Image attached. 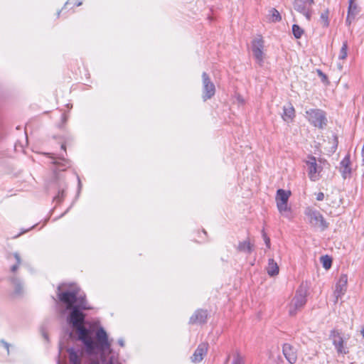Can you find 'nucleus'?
<instances>
[{"mask_svg":"<svg viewBox=\"0 0 364 364\" xmlns=\"http://www.w3.org/2000/svg\"><path fill=\"white\" fill-rule=\"evenodd\" d=\"M307 287L301 284L296 291L294 296L287 306L289 315L295 316L306 304Z\"/></svg>","mask_w":364,"mask_h":364,"instance_id":"3","label":"nucleus"},{"mask_svg":"<svg viewBox=\"0 0 364 364\" xmlns=\"http://www.w3.org/2000/svg\"><path fill=\"white\" fill-rule=\"evenodd\" d=\"M118 343L119 344L120 346L123 347L124 346V342L122 339H119L118 341Z\"/></svg>","mask_w":364,"mask_h":364,"instance_id":"40","label":"nucleus"},{"mask_svg":"<svg viewBox=\"0 0 364 364\" xmlns=\"http://www.w3.org/2000/svg\"><path fill=\"white\" fill-rule=\"evenodd\" d=\"M279 266L274 259H269L268 265L267 267V272L271 276L274 277L279 274Z\"/></svg>","mask_w":364,"mask_h":364,"instance_id":"23","label":"nucleus"},{"mask_svg":"<svg viewBox=\"0 0 364 364\" xmlns=\"http://www.w3.org/2000/svg\"><path fill=\"white\" fill-rule=\"evenodd\" d=\"M324 199V194L322 192H319L316 194V200L321 201Z\"/></svg>","mask_w":364,"mask_h":364,"instance_id":"37","label":"nucleus"},{"mask_svg":"<svg viewBox=\"0 0 364 364\" xmlns=\"http://www.w3.org/2000/svg\"><path fill=\"white\" fill-rule=\"evenodd\" d=\"M329 11L328 9H326L321 14L320 16V22L323 27L327 28L329 26Z\"/></svg>","mask_w":364,"mask_h":364,"instance_id":"27","label":"nucleus"},{"mask_svg":"<svg viewBox=\"0 0 364 364\" xmlns=\"http://www.w3.org/2000/svg\"><path fill=\"white\" fill-rule=\"evenodd\" d=\"M35 225H33L31 228H30L29 229H27V230H22L19 234H18L17 235H16L14 237H19L21 235L28 232L29 230L32 229L33 228H34Z\"/></svg>","mask_w":364,"mask_h":364,"instance_id":"39","label":"nucleus"},{"mask_svg":"<svg viewBox=\"0 0 364 364\" xmlns=\"http://www.w3.org/2000/svg\"><path fill=\"white\" fill-rule=\"evenodd\" d=\"M264 41L261 37L254 39L252 42V50L257 63L262 66L264 63Z\"/></svg>","mask_w":364,"mask_h":364,"instance_id":"12","label":"nucleus"},{"mask_svg":"<svg viewBox=\"0 0 364 364\" xmlns=\"http://www.w3.org/2000/svg\"><path fill=\"white\" fill-rule=\"evenodd\" d=\"M306 163L308 166V174L310 180L312 181H318L320 178V173L322 168L317 164L316 158L314 156H309V160Z\"/></svg>","mask_w":364,"mask_h":364,"instance_id":"13","label":"nucleus"},{"mask_svg":"<svg viewBox=\"0 0 364 364\" xmlns=\"http://www.w3.org/2000/svg\"><path fill=\"white\" fill-rule=\"evenodd\" d=\"M203 83V100L206 101L212 98L215 94V86L210 80L207 73L203 72L202 74Z\"/></svg>","mask_w":364,"mask_h":364,"instance_id":"10","label":"nucleus"},{"mask_svg":"<svg viewBox=\"0 0 364 364\" xmlns=\"http://www.w3.org/2000/svg\"><path fill=\"white\" fill-rule=\"evenodd\" d=\"M304 214L308 218L309 222L311 225L321 227L323 230L328 228V223L318 210L308 207L305 209Z\"/></svg>","mask_w":364,"mask_h":364,"instance_id":"8","label":"nucleus"},{"mask_svg":"<svg viewBox=\"0 0 364 364\" xmlns=\"http://www.w3.org/2000/svg\"><path fill=\"white\" fill-rule=\"evenodd\" d=\"M237 250L241 252H245L250 254L253 250V245H252L250 240H247L245 241L240 242L237 247Z\"/></svg>","mask_w":364,"mask_h":364,"instance_id":"24","label":"nucleus"},{"mask_svg":"<svg viewBox=\"0 0 364 364\" xmlns=\"http://www.w3.org/2000/svg\"><path fill=\"white\" fill-rule=\"evenodd\" d=\"M4 348L7 353H9V344L4 340L0 341V348Z\"/></svg>","mask_w":364,"mask_h":364,"instance_id":"35","label":"nucleus"},{"mask_svg":"<svg viewBox=\"0 0 364 364\" xmlns=\"http://www.w3.org/2000/svg\"><path fill=\"white\" fill-rule=\"evenodd\" d=\"M314 0H294L293 7L295 11L304 15L308 21L311 18V9Z\"/></svg>","mask_w":364,"mask_h":364,"instance_id":"9","label":"nucleus"},{"mask_svg":"<svg viewBox=\"0 0 364 364\" xmlns=\"http://www.w3.org/2000/svg\"><path fill=\"white\" fill-rule=\"evenodd\" d=\"M55 186L58 189V194L54 197L53 200L56 203H61L65 197V191L67 188V184L63 179H58L55 182Z\"/></svg>","mask_w":364,"mask_h":364,"instance_id":"18","label":"nucleus"},{"mask_svg":"<svg viewBox=\"0 0 364 364\" xmlns=\"http://www.w3.org/2000/svg\"><path fill=\"white\" fill-rule=\"evenodd\" d=\"M361 333L364 338V326L363 327L362 330H361Z\"/></svg>","mask_w":364,"mask_h":364,"instance_id":"44","label":"nucleus"},{"mask_svg":"<svg viewBox=\"0 0 364 364\" xmlns=\"http://www.w3.org/2000/svg\"><path fill=\"white\" fill-rule=\"evenodd\" d=\"M292 32L294 37L297 39L300 38L304 33V30L297 24L292 26Z\"/></svg>","mask_w":364,"mask_h":364,"instance_id":"29","label":"nucleus"},{"mask_svg":"<svg viewBox=\"0 0 364 364\" xmlns=\"http://www.w3.org/2000/svg\"><path fill=\"white\" fill-rule=\"evenodd\" d=\"M63 120H66V118H65V114H63Z\"/></svg>","mask_w":364,"mask_h":364,"instance_id":"45","label":"nucleus"},{"mask_svg":"<svg viewBox=\"0 0 364 364\" xmlns=\"http://www.w3.org/2000/svg\"><path fill=\"white\" fill-rule=\"evenodd\" d=\"M362 156H363V159L364 161V144H363V149H362Z\"/></svg>","mask_w":364,"mask_h":364,"instance_id":"41","label":"nucleus"},{"mask_svg":"<svg viewBox=\"0 0 364 364\" xmlns=\"http://www.w3.org/2000/svg\"><path fill=\"white\" fill-rule=\"evenodd\" d=\"M348 55V43L347 41H344L343 43L342 47L340 50L338 59L339 60H345Z\"/></svg>","mask_w":364,"mask_h":364,"instance_id":"28","label":"nucleus"},{"mask_svg":"<svg viewBox=\"0 0 364 364\" xmlns=\"http://www.w3.org/2000/svg\"><path fill=\"white\" fill-rule=\"evenodd\" d=\"M60 11L58 12V16H59Z\"/></svg>","mask_w":364,"mask_h":364,"instance_id":"48","label":"nucleus"},{"mask_svg":"<svg viewBox=\"0 0 364 364\" xmlns=\"http://www.w3.org/2000/svg\"><path fill=\"white\" fill-rule=\"evenodd\" d=\"M348 284V276L346 274H342L339 277L334 291V296L336 297V302L338 301L339 298H341L346 292Z\"/></svg>","mask_w":364,"mask_h":364,"instance_id":"14","label":"nucleus"},{"mask_svg":"<svg viewBox=\"0 0 364 364\" xmlns=\"http://www.w3.org/2000/svg\"><path fill=\"white\" fill-rule=\"evenodd\" d=\"M306 117L316 127L323 129L326 125L327 119L325 112L318 109H311L306 111Z\"/></svg>","mask_w":364,"mask_h":364,"instance_id":"6","label":"nucleus"},{"mask_svg":"<svg viewBox=\"0 0 364 364\" xmlns=\"http://www.w3.org/2000/svg\"><path fill=\"white\" fill-rule=\"evenodd\" d=\"M350 164V155L348 154L346 155L340 163V172L344 179L350 177L351 175L352 168Z\"/></svg>","mask_w":364,"mask_h":364,"instance_id":"17","label":"nucleus"},{"mask_svg":"<svg viewBox=\"0 0 364 364\" xmlns=\"http://www.w3.org/2000/svg\"><path fill=\"white\" fill-rule=\"evenodd\" d=\"M91 364H100L99 362H96V363H92Z\"/></svg>","mask_w":364,"mask_h":364,"instance_id":"46","label":"nucleus"},{"mask_svg":"<svg viewBox=\"0 0 364 364\" xmlns=\"http://www.w3.org/2000/svg\"><path fill=\"white\" fill-rule=\"evenodd\" d=\"M282 351L289 364H294L296 363L297 358L296 350L292 346L288 343L284 344Z\"/></svg>","mask_w":364,"mask_h":364,"instance_id":"16","label":"nucleus"},{"mask_svg":"<svg viewBox=\"0 0 364 364\" xmlns=\"http://www.w3.org/2000/svg\"><path fill=\"white\" fill-rule=\"evenodd\" d=\"M61 149H63L65 151V144H62L61 146Z\"/></svg>","mask_w":364,"mask_h":364,"instance_id":"42","label":"nucleus"},{"mask_svg":"<svg viewBox=\"0 0 364 364\" xmlns=\"http://www.w3.org/2000/svg\"><path fill=\"white\" fill-rule=\"evenodd\" d=\"M80 4H81V3H78V4H77L76 5L78 6H80Z\"/></svg>","mask_w":364,"mask_h":364,"instance_id":"47","label":"nucleus"},{"mask_svg":"<svg viewBox=\"0 0 364 364\" xmlns=\"http://www.w3.org/2000/svg\"><path fill=\"white\" fill-rule=\"evenodd\" d=\"M317 73L318 76L321 77L323 82L327 80V76L321 70H317Z\"/></svg>","mask_w":364,"mask_h":364,"instance_id":"36","label":"nucleus"},{"mask_svg":"<svg viewBox=\"0 0 364 364\" xmlns=\"http://www.w3.org/2000/svg\"><path fill=\"white\" fill-rule=\"evenodd\" d=\"M77 179H78V186H79V188H80V186H81V181H80L79 178Z\"/></svg>","mask_w":364,"mask_h":364,"instance_id":"43","label":"nucleus"},{"mask_svg":"<svg viewBox=\"0 0 364 364\" xmlns=\"http://www.w3.org/2000/svg\"><path fill=\"white\" fill-rule=\"evenodd\" d=\"M291 193L290 191L278 189L276 194V203L279 212L286 217L287 213H291V207L288 205L289 198Z\"/></svg>","mask_w":364,"mask_h":364,"instance_id":"5","label":"nucleus"},{"mask_svg":"<svg viewBox=\"0 0 364 364\" xmlns=\"http://www.w3.org/2000/svg\"><path fill=\"white\" fill-rule=\"evenodd\" d=\"M262 235L267 247L269 249L271 246L270 239L267 236L264 229L262 230Z\"/></svg>","mask_w":364,"mask_h":364,"instance_id":"34","label":"nucleus"},{"mask_svg":"<svg viewBox=\"0 0 364 364\" xmlns=\"http://www.w3.org/2000/svg\"><path fill=\"white\" fill-rule=\"evenodd\" d=\"M89 309H92V307L87 304L86 300H80L79 304L69 309L70 311L68 317V322L73 328L84 324L85 314L82 311Z\"/></svg>","mask_w":364,"mask_h":364,"instance_id":"2","label":"nucleus"},{"mask_svg":"<svg viewBox=\"0 0 364 364\" xmlns=\"http://www.w3.org/2000/svg\"><path fill=\"white\" fill-rule=\"evenodd\" d=\"M208 317L207 311L198 309L196 311L194 314L190 318L189 323L192 324H201L206 322Z\"/></svg>","mask_w":364,"mask_h":364,"instance_id":"21","label":"nucleus"},{"mask_svg":"<svg viewBox=\"0 0 364 364\" xmlns=\"http://www.w3.org/2000/svg\"><path fill=\"white\" fill-rule=\"evenodd\" d=\"M270 12L272 14V21L278 22V21H280L282 20L281 15H280L279 12L276 9H272L270 11Z\"/></svg>","mask_w":364,"mask_h":364,"instance_id":"33","label":"nucleus"},{"mask_svg":"<svg viewBox=\"0 0 364 364\" xmlns=\"http://www.w3.org/2000/svg\"><path fill=\"white\" fill-rule=\"evenodd\" d=\"M13 255L16 259V264L11 267V271L12 272H15L18 269L19 265L21 264V257L18 252L14 253Z\"/></svg>","mask_w":364,"mask_h":364,"instance_id":"31","label":"nucleus"},{"mask_svg":"<svg viewBox=\"0 0 364 364\" xmlns=\"http://www.w3.org/2000/svg\"><path fill=\"white\" fill-rule=\"evenodd\" d=\"M330 338L332 340L333 345L338 354H346L348 353V348L345 344L341 333L338 331L332 330L330 333Z\"/></svg>","mask_w":364,"mask_h":364,"instance_id":"11","label":"nucleus"},{"mask_svg":"<svg viewBox=\"0 0 364 364\" xmlns=\"http://www.w3.org/2000/svg\"><path fill=\"white\" fill-rule=\"evenodd\" d=\"M68 357L70 364H81V357L83 354V350L80 347H71L67 349Z\"/></svg>","mask_w":364,"mask_h":364,"instance_id":"15","label":"nucleus"},{"mask_svg":"<svg viewBox=\"0 0 364 364\" xmlns=\"http://www.w3.org/2000/svg\"><path fill=\"white\" fill-rule=\"evenodd\" d=\"M53 164L57 165L58 168L62 171L65 170L70 165V161L63 156H60L57 159H55Z\"/></svg>","mask_w":364,"mask_h":364,"instance_id":"26","label":"nucleus"},{"mask_svg":"<svg viewBox=\"0 0 364 364\" xmlns=\"http://www.w3.org/2000/svg\"><path fill=\"white\" fill-rule=\"evenodd\" d=\"M208 348V343H202L198 345V348L195 350L192 361L194 363H200L203 360L204 355H206Z\"/></svg>","mask_w":364,"mask_h":364,"instance_id":"19","label":"nucleus"},{"mask_svg":"<svg viewBox=\"0 0 364 364\" xmlns=\"http://www.w3.org/2000/svg\"><path fill=\"white\" fill-rule=\"evenodd\" d=\"M57 296L60 302L66 305L67 310L79 304L80 300L85 299V296L78 295L76 289L61 291V286L58 287Z\"/></svg>","mask_w":364,"mask_h":364,"instance_id":"4","label":"nucleus"},{"mask_svg":"<svg viewBox=\"0 0 364 364\" xmlns=\"http://www.w3.org/2000/svg\"><path fill=\"white\" fill-rule=\"evenodd\" d=\"M349 5L348 8V14L346 17V23L350 25L352 21L355 19V16L359 14L360 9L355 2V0H349Z\"/></svg>","mask_w":364,"mask_h":364,"instance_id":"20","label":"nucleus"},{"mask_svg":"<svg viewBox=\"0 0 364 364\" xmlns=\"http://www.w3.org/2000/svg\"><path fill=\"white\" fill-rule=\"evenodd\" d=\"M282 117L284 121L287 122L289 121H292L293 119L295 117V109L291 104L287 107L284 106L283 107V114L282 115Z\"/></svg>","mask_w":364,"mask_h":364,"instance_id":"22","label":"nucleus"},{"mask_svg":"<svg viewBox=\"0 0 364 364\" xmlns=\"http://www.w3.org/2000/svg\"><path fill=\"white\" fill-rule=\"evenodd\" d=\"M41 331L42 336H43L45 340L48 341V336L47 333L45 331V330L42 328Z\"/></svg>","mask_w":364,"mask_h":364,"instance_id":"38","label":"nucleus"},{"mask_svg":"<svg viewBox=\"0 0 364 364\" xmlns=\"http://www.w3.org/2000/svg\"><path fill=\"white\" fill-rule=\"evenodd\" d=\"M96 340L92 353L100 354L101 364H120L117 355L110 349L107 334L102 328L97 331Z\"/></svg>","mask_w":364,"mask_h":364,"instance_id":"1","label":"nucleus"},{"mask_svg":"<svg viewBox=\"0 0 364 364\" xmlns=\"http://www.w3.org/2000/svg\"><path fill=\"white\" fill-rule=\"evenodd\" d=\"M74 328L78 333L79 339L84 343L87 352L90 354H92L93 347L95 346V342L90 336V330L87 328L84 324Z\"/></svg>","mask_w":364,"mask_h":364,"instance_id":"7","label":"nucleus"},{"mask_svg":"<svg viewBox=\"0 0 364 364\" xmlns=\"http://www.w3.org/2000/svg\"><path fill=\"white\" fill-rule=\"evenodd\" d=\"M245 360L242 355L237 352H235L231 355H229L226 359V363H230L231 364H241L244 363Z\"/></svg>","mask_w":364,"mask_h":364,"instance_id":"25","label":"nucleus"},{"mask_svg":"<svg viewBox=\"0 0 364 364\" xmlns=\"http://www.w3.org/2000/svg\"><path fill=\"white\" fill-rule=\"evenodd\" d=\"M321 261L323 264V267L325 269H328L331 267L332 260H331V257H329L328 256L326 255V256L321 257Z\"/></svg>","mask_w":364,"mask_h":364,"instance_id":"32","label":"nucleus"},{"mask_svg":"<svg viewBox=\"0 0 364 364\" xmlns=\"http://www.w3.org/2000/svg\"><path fill=\"white\" fill-rule=\"evenodd\" d=\"M11 282L15 289L16 293L19 294L22 289L21 281L18 278L13 277L11 279Z\"/></svg>","mask_w":364,"mask_h":364,"instance_id":"30","label":"nucleus"}]
</instances>
